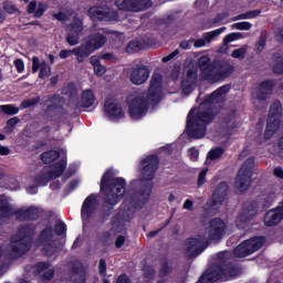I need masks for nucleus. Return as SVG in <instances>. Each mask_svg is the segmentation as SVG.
<instances>
[{"instance_id": "nucleus-2", "label": "nucleus", "mask_w": 283, "mask_h": 283, "mask_svg": "<svg viewBox=\"0 0 283 283\" xmlns=\"http://www.w3.org/2000/svg\"><path fill=\"white\" fill-rule=\"evenodd\" d=\"M163 75L155 73L146 93H137L128 98V114L133 120L147 116L149 105L159 103L163 98Z\"/></svg>"}, {"instance_id": "nucleus-26", "label": "nucleus", "mask_w": 283, "mask_h": 283, "mask_svg": "<svg viewBox=\"0 0 283 283\" xmlns=\"http://www.w3.org/2000/svg\"><path fill=\"white\" fill-rule=\"evenodd\" d=\"M65 159H62L61 161L51 166L49 170L50 178H59V176L65 171Z\"/></svg>"}, {"instance_id": "nucleus-25", "label": "nucleus", "mask_w": 283, "mask_h": 283, "mask_svg": "<svg viewBox=\"0 0 283 283\" xmlns=\"http://www.w3.org/2000/svg\"><path fill=\"white\" fill-rule=\"evenodd\" d=\"M229 190V186L227 182H221L218 189L213 193V200L216 205L221 203L224 200V196H227V191Z\"/></svg>"}, {"instance_id": "nucleus-29", "label": "nucleus", "mask_w": 283, "mask_h": 283, "mask_svg": "<svg viewBox=\"0 0 283 283\" xmlns=\"http://www.w3.org/2000/svg\"><path fill=\"white\" fill-rule=\"evenodd\" d=\"M57 158H59V151H56V150L43 153L41 156V159L46 165H50V163H53V160H56Z\"/></svg>"}, {"instance_id": "nucleus-22", "label": "nucleus", "mask_w": 283, "mask_h": 283, "mask_svg": "<svg viewBox=\"0 0 283 283\" xmlns=\"http://www.w3.org/2000/svg\"><path fill=\"white\" fill-rule=\"evenodd\" d=\"M51 242H52V228H45L40 234L39 247L40 249H42V251H46L48 253V249H52Z\"/></svg>"}, {"instance_id": "nucleus-17", "label": "nucleus", "mask_w": 283, "mask_h": 283, "mask_svg": "<svg viewBox=\"0 0 283 283\" xmlns=\"http://www.w3.org/2000/svg\"><path fill=\"white\" fill-rule=\"evenodd\" d=\"M88 14L93 21H116V19H118L116 11H111L107 8L101 7L91 8Z\"/></svg>"}, {"instance_id": "nucleus-27", "label": "nucleus", "mask_w": 283, "mask_h": 283, "mask_svg": "<svg viewBox=\"0 0 283 283\" xmlns=\"http://www.w3.org/2000/svg\"><path fill=\"white\" fill-rule=\"evenodd\" d=\"M0 211L4 218L14 213V210L12 209L8 197H0Z\"/></svg>"}, {"instance_id": "nucleus-34", "label": "nucleus", "mask_w": 283, "mask_h": 283, "mask_svg": "<svg viewBox=\"0 0 283 283\" xmlns=\"http://www.w3.org/2000/svg\"><path fill=\"white\" fill-rule=\"evenodd\" d=\"M235 222L239 229H244V227H247V222H249V216L241 213L238 216Z\"/></svg>"}, {"instance_id": "nucleus-31", "label": "nucleus", "mask_w": 283, "mask_h": 283, "mask_svg": "<svg viewBox=\"0 0 283 283\" xmlns=\"http://www.w3.org/2000/svg\"><path fill=\"white\" fill-rule=\"evenodd\" d=\"M222 154H224V150L222 148H214V149L210 150L206 163L209 165V163H211V160H218V158H220V156H222Z\"/></svg>"}, {"instance_id": "nucleus-53", "label": "nucleus", "mask_w": 283, "mask_h": 283, "mask_svg": "<svg viewBox=\"0 0 283 283\" xmlns=\"http://www.w3.org/2000/svg\"><path fill=\"white\" fill-rule=\"evenodd\" d=\"M4 9L9 14H14V12H17V7H14V4H7Z\"/></svg>"}, {"instance_id": "nucleus-21", "label": "nucleus", "mask_w": 283, "mask_h": 283, "mask_svg": "<svg viewBox=\"0 0 283 283\" xmlns=\"http://www.w3.org/2000/svg\"><path fill=\"white\" fill-rule=\"evenodd\" d=\"M94 103H96V95L92 88L84 90L81 94L80 98V107H84L85 109L90 107H94Z\"/></svg>"}, {"instance_id": "nucleus-42", "label": "nucleus", "mask_w": 283, "mask_h": 283, "mask_svg": "<svg viewBox=\"0 0 283 283\" xmlns=\"http://www.w3.org/2000/svg\"><path fill=\"white\" fill-rule=\"evenodd\" d=\"M41 70V62L39 61V57L34 56L32 59V72L36 74Z\"/></svg>"}, {"instance_id": "nucleus-4", "label": "nucleus", "mask_w": 283, "mask_h": 283, "mask_svg": "<svg viewBox=\"0 0 283 283\" xmlns=\"http://www.w3.org/2000/svg\"><path fill=\"white\" fill-rule=\"evenodd\" d=\"M101 191L105 196L106 205L114 207L125 196V179L114 176V170L108 169L101 180Z\"/></svg>"}, {"instance_id": "nucleus-46", "label": "nucleus", "mask_w": 283, "mask_h": 283, "mask_svg": "<svg viewBox=\"0 0 283 283\" xmlns=\"http://www.w3.org/2000/svg\"><path fill=\"white\" fill-rule=\"evenodd\" d=\"M55 233H57V235H63V233H65V223L57 222L55 226Z\"/></svg>"}, {"instance_id": "nucleus-23", "label": "nucleus", "mask_w": 283, "mask_h": 283, "mask_svg": "<svg viewBox=\"0 0 283 283\" xmlns=\"http://www.w3.org/2000/svg\"><path fill=\"white\" fill-rule=\"evenodd\" d=\"M273 91V81H265L260 84L256 91V98L259 101H264L271 96V92Z\"/></svg>"}, {"instance_id": "nucleus-1", "label": "nucleus", "mask_w": 283, "mask_h": 283, "mask_svg": "<svg viewBox=\"0 0 283 283\" xmlns=\"http://www.w3.org/2000/svg\"><path fill=\"white\" fill-rule=\"evenodd\" d=\"M229 86H222L211 95L206 96L198 108H192L188 114L187 134L190 138H205L207 125L213 120L218 111L213 107L224 102Z\"/></svg>"}, {"instance_id": "nucleus-10", "label": "nucleus", "mask_w": 283, "mask_h": 283, "mask_svg": "<svg viewBox=\"0 0 283 283\" xmlns=\"http://www.w3.org/2000/svg\"><path fill=\"white\" fill-rule=\"evenodd\" d=\"M104 116L113 123H118L125 118V108L116 97L109 96L104 103Z\"/></svg>"}, {"instance_id": "nucleus-28", "label": "nucleus", "mask_w": 283, "mask_h": 283, "mask_svg": "<svg viewBox=\"0 0 283 283\" xmlns=\"http://www.w3.org/2000/svg\"><path fill=\"white\" fill-rule=\"evenodd\" d=\"M38 273L45 277V280H50L54 275V271L50 268L48 263H39L36 266Z\"/></svg>"}, {"instance_id": "nucleus-30", "label": "nucleus", "mask_w": 283, "mask_h": 283, "mask_svg": "<svg viewBox=\"0 0 283 283\" xmlns=\"http://www.w3.org/2000/svg\"><path fill=\"white\" fill-rule=\"evenodd\" d=\"M224 30H227V28H220L217 29L214 31L208 32L203 34V39L205 41H207V43H211V41H213V39H216L217 36H220V34H222V32H224Z\"/></svg>"}, {"instance_id": "nucleus-24", "label": "nucleus", "mask_w": 283, "mask_h": 283, "mask_svg": "<svg viewBox=\"0 0 283 283\" xmlns=\"http://www.w3.org/2000/svg\"><path fill=\"white\" fill-rule=\"evenodd\" d=\"M247 34L240 33V32H233L224 36L223 39V46L219 49V52L221 54H224L228 50L229 43H233V41H240V39H245Z\"/></svg>"}, {"instance_id": "nucleus-7", "label": "nucleus", "mask_w": 283, "mask_h": 283, "mask_svg": "<svg viewBox=\"0 0 283 283\" xmlns=\"http://www.w3.org/2000/svg\"><path fill=\"white\" fill-rule=\"evenodd\" d=\"M211 60L208 55H201L199 59V67L201 70V77L205 81H210V83H216L217 81H222V78H227L233 69L231 66L222 67L221 70L218 67H213L211 64Z\"/></svg>"}, {"instance_id": "nucleus-35", "label": "nucleus", "mask_w": 283, "mask_h": 283, "mask_svg": "<svg viewBox=\"0 0 283 283\" xmlns=\"http://www.w3.org/2000/svg\"><path fill=\"white\" fill-rule=\"evenodd\" d=\"M138 50H140V43L138 41H132L126 46V52H128V54H132V52H138Z\"/></svg>"}, {"instance_id": "nucleus-59", "label": "nucleus", "mask_w": 283, "mask_h": 283, "mask_svg": "<svg viewBox=\"0 0 283 283\" xmlns=\"http://www.w3.org/2000/svg\"><path fill=\"white\" fill-rule=\"evenodd\" d=\"M91 64L93 65V67H96V65H101V60L98 59V56H92Z\"/></svg>"}, {"instance_id": "nucleus-56", "label": "nucleus", "mask_w": 283, "mask_h": 283, "mask_svg": "<svg viewBox=\"0 0 283 283\" xmlns=\"http://www.w3.org/2000/svg\"><path fill=\"white\" fill-rule=\"evenodd\" d=\"M274 176H276V178H281V180H283V169L280 167H276L274 169Z\"/></svg>"}, {"instance_id": "nucleus-18", "label": "nucleus", "mask_w": 283, "mask_h": 283, "mask_svg": "<svg viewBox=\"0 0 283 283\" xmlns=\"http://www.w3.org/2000/svg\"><path fill=\"white\" fill-rule=\"evenodd\" d=\"M198 80V69L187 66L185 69L182 77V92L184 94H191L193 92V86Z\"/></svg>"}, {"instance_id": "nucleus-58", "label": "nucleus", "mask_w": 283, "mask_h": 283, "mask_svg": "<svg viewBox=\"0 0 283 283\" xmlns=\"http://www.w3.org/2000/svg\"><path fill=\"white\" fill-rule=\"evenodd\" d=\"M36 6H38L36 2H34V1L30 2V3H29V8H28V12H29L30 14H32V12H34V11L36 10Z\"/></svg>"}, {"instance_id": "nucleus-51", "label": "nucleus", "mask_w": 283, "mask_h": 283, "mask_svg": "<svg viewBox=\"0 0 283 283\" xmlns=\"http://www.w3.org/2000/svg\"><path fill=\"white\" fill-rule=\"evenodd\" d=\"M123 244H125V237L119 235L115 241V247H117V249H120Z\"/></svg>"}, {"instance_id": "nucleus-36", "label": "nucleus", "mask_w": 283, "mask_h": 283, "mask_svg": "<svg viewBox=\"0 0 283 283\" xmlns=\"http://www.w3.org/2000/svg\"><path fill=\"white\" fill-rule=\"evenodd\" d=\"M252 25L249 22H238L232 24V30H251Z\"/></svg>"}, {"instance_id": "nucleus-63", "label": "nucleus", "mask_w": 283, "mask_h": 283, "mask_svg": "<svg viewBox=\"0 0 283 283\" xmlns=\"http://www.w3.org/2000/svg\"><path fill=\"white\" fill-rule=\"evenodd\" d=\"M8 154H10V149H8V147H0V155L1 156H8Z\"/></svg>"}, {"instance_id": "nucleus-6", "label": "nucleus", "mask_w": 283, "mask_h": 283, "mask_svg": "<svg viewBox=\"0 0 283 283\" xmlns=\"http://www.w3.org/2000/svg\"><path fill=\"white\" fill-rule=\"evenodd\" d=\"M53 17L57 21H71V23H67L66 25V30L69 32L66 41L69 45H78L81 34H83V20H81V18L76 17L74 13L67 15L64 12H57L54 13Z\"/></svg>"}, {"instance_id": "nucleus-8", "label": "nucleus", "mask_w": 283, "mask_h": 283, "mask_svg": "<svg viewBox=\"0 0 283 283\" xmlns=\"http://www.w3.org/2000/svg\"><path fill=\"white\" fill-rule=\"evenodd\" d=\"M34 233V228L25 226L20 229L19 235L14 237L9 245V251L13 258H21V255L30 251V239L29 237Z\"/></svg>"}, {"instance_id": "nucleus-15", "label": "nucleus", "mask_w": 283, "mask_h": 283, "mask_svg": "<svg viewBox=\"0 0 283 283\" xmlns=\"http://www.w3.org/2000/svg\"><path fill=\"white\" fill-rule=\"evenodd\" d=\"M119 10H129L130 12H140L151 8V0H116Z\"/></svg>"}, {"instance_id": "nucleus-47", "label": "nucleus", "mask_w": 283, "mask_h": 283, "mask_svg": "<svg viewBox=\"0 0 283 283\" xmlns=\"http://www.w3.org/2000/svg\"><path fill=\"white\" fill-rule=\"evenodd\" d=\"M178 54H180V51L175 50L169 55L163 57V63H169V61H171V59H174L175 56H178Z\"/></svg>"}, {"instance_id": "nucleus-49", "label": "nucleus", "mask_w": 283, "mask_h": 283, "mask_svg": "<svg viewBox=\"0 0 283 283\" xmlns=\"http://www.w3.org/2000/svg\"><path fill=\"white\" fill-rule=\"evenodd\" d=\"M266 41L264 40V38H261L258 43H256V50L258 52H262V50H264V45H265Z\"/></svg>"}, {"instance_id": "nucleus-62", "label": "nucleus", "mask_w": 283, "mask_h": 283, "mask_svg": "<svg viewBox=\"0 0 283 283\" xmlns=\"http://www.w3.org/2000/svg\"><path fill=\"white\" fill-rule=\"evenodd\" d=\"M77 170H78V164H72L69 168V171H71V174H76Z\"/></svg>"}, {"instance_id": "nucleus-32", "label": "nucleus", "mask_w": 283, "mask_h": 283, "mask_svg": "<svg viewBox=\"0 0 283 283\" xmlns=\"http://www.w3.org/2000/svg\"><path fill=\"white\" fill-rule=\"evenodd\" d=\"M0 112H3V114H9V116H14V114H19V108H17V106L7 104L0 106Z\"/></svg>"}, {"instance_id": "nucleus-19", "label": "nucleus", "mask_w": 283, "mask_h": 283, "mask_svg": "<svg viewBox=\"0 0 283 283\" xmlns=\"http://www.w3.org/2000/svg\"><path fill=\"white\" fill-rule=\"evenodd\" d=\"M98 207V195L88 196L82 206V220L83 222L90 220Z\"/></svg>"}, {"instance_id": "nucleus-50", "label": "nucleus", "mask_w": 283, "mask_h": 283, "mask_svg": "<svg viewBox=\"0 0 283 283\" xmlns=\"http://www.w3.org/2000/svg\"><path fill=\"white\" fill-rule=\"evenodd\" d=\"M98 269H99V273H101L102 275H105V271H106V269H107V264L105 263V260H101V261H99Z\"/></svg>"}, {"instance_id": "nucleus-48", "label": "nucleus", "mask_w": 283, "mask_h": 283, "mask_svg": "<svg viewBox=\"0 0 283 283\" xmlns=\"http://www.w3.org/2000/svg\"><path fill=\"white\" fill-rule=\"evenodd\" d=\"M207 169L206 170H202L200 174H199V177H198V186L200 187L201 185H205V178L207 176Z\"/></svg>"}, {"instance_id": "nucleus-55", "label": "nucleus", "mask_w": 283, "mask_h": 283, "mask_svg": "<svg viewBox=\"0 0 283 283\" xmlns=\"http://www.w3.org/2000/svg\"><path fill=\"white\" fill-rule=\"evenodd\" d=\"M180 76V66H175L172 70V78L176 81Z\"/></svg>"}, {"instance_id": "nucleus-61", "label": "nucleus", "mask_w": 283, "mask_h": 283, "mask_svg": "<svg viewBox=\"0 0 283 283\" xmlns=\"http://www.w3.org/2000/svg\"><path fill=\"white\" fill-rule=\"evenodd\" d=\"M117 283H129L127 275H120L117 280Z\"/></svg>"}, {"instance_id": "nucleus-13", "label": "nucleus", "mask_w": 283, "mask_h": 283, "mask_svg": "<svg viewBox=\"0 0 283 283\" xmlns=\"http://www.w3.org/2000/svg\"><path fill=\"white\" fill-rule=\"evenodd\" d=\"M264 247V238L256 237L250 240L244 241L234 250V255L237 258H247V255H251V253H255V251H260Z\"/></svg>"}, {"instance_id": "nucleus-5", "label": "nucleus", "mask_w": 283, "mask_h": 283, "mask_svg": "<svg viewBox=\"0 0 283 283\" xmlns=\"http://www.w3.org/2000/svg\"><path fill=\"white\" fill-rule=\"evenodd\" d=\"M107 31L99 30L96 34L86 38L82 45L73 50H62L60 52V59H69L72 54L77 56V61L81 63L83 59H87L90 54L101 50L105 43H107Z\"/></svg>"}, {"instance_id": "nucleus-41", "label": "nucleus", "mask_w": 283, "mask_h": 283, "mask_svg": "<svg viewBox=\"0 0 283 283\" xmlns=\"http://www.w3.org/2000/svg\"><path fill=\"white\" fill-rule=\"evenodd\" d=\"M188 156H189L190 160L196 163V160H198V156H200V153L196 148H190L188 150Z\"/></svg>"}, {"instance_id": "nucleus-11", "label": "nucleus", "mask_w": 283, "mask_h": 283, "mask_svg": "<svg viewBox=\"0 0 283 283\" xmlns=\"http://www.w3.org/2000/svg\"><path fill=\"white\" fill-rule=\"evenodd\" d=\"M282 116V104L275 102L270 108V115L268 118V125L264 133V139L271 140L275 135V132L280 129V117Z\"/></svg>"}, {"instance_id": "nucleus-14", "label": "nucleus", "mask_w": 283, "mask_h": 283, "mask_svg": "<svg viewBox=\"0 0 283 283\" xmlns=\"http://www.w3.org/2000/svg\"><path fill=\"white\" fill-rule=\"evenodd\" d=\"M158 169V157L149 156L145 158L139 165L140 180H154Z\"/></svg>"}, {"instance_id": "nucleus-33", "label": "nucleus", "mask_w": 283, "mask_h": 283, "mask_svg": "<svg viewBox=\"0 0 283 283\" xmlns=\"http://www.w3.org/2000/svg\"><path fill=\"white\" fill-rule=\"evenodd\" d=\"M52 74V69L50 67V65H48V63L42 62L41 63V69H40V78H48L50 77V75Z\"/></svg>"}, {"instance_id": "nucleus-37", "label": "nucleus", "mask_w": 283, "mask_h": 283, "mask_svg": "<svg viewBox=\"0 0 283 283\" xmlns=\"http://www.w3.org/2000/svg\"><path fill=\"white\" fill-rule=\"evenodd\" d=\"M244 54H247V48H241L232 51L231 56L233 59H244Z\"/></svg>"}, {"instance_id": "nucleus-9", "label": "nucleus", "mask_w": 283, "mask_h": 283, "mask_svg": "<svg viewBox=\"0 0 283 283\" xmlns=\"http://www.w3.org/2000/svg\"><path fill=\"white\" fill-rule=\"evenodd\" d=\"M150 193H151V189H148L140 195H133L130 198L125 199L123 219L126 222H129V220L134 218V213H136L138 209H143V207L147 205Z\"/></svg>"}, {"instance_id": "nucleus-38", "label": "nucleus", "mask_w": 283, "mask_h": 283, "mask_svg": "<svg viewBox=\"0 0 283 283\" xmlns=\"http://www.w3.org/2000/svg\"><path fill=\"white\" fill-rule=\"evenodd\" d=\"M275 74H283V55L277 57L276 63L274 64Z\"/></svg>"}, {"instance_id": "nucleus-16", "label": "nucleus", "mask_w": 283, "mask_h": 283, "mask_svg": "<svg viewBox=\"0 0 283 283\" xmlns=\"http://www.w3.org/2000/svg\"><path fill=\"white\" fill-rule=\"evenodd\" d=\"M235 270H207L200 277L199 283L218 282V280H229V277H235Z\"/></svg>"}, {"instance_id": "nucleus-57", "label": "nucleus", "mask_w": 283, "mask_h": 283, "mask_svg": "<svg viewBox=\"0 0 283 283\" xmlns=\"http://www.w3.org/2000/svg\"><path fill=\"white\" fill-rule=\"evenodd\" d=\"M184 209H187L190 211V209H193V201H191L190 199H187L184 203Z\"/></svg>"}, {"instance_id": "nucleus-40", "label": "nucleus", "mask_w": 283, "mask_h": 283, "mask_svg": "<svg viewBox=\"0 0 283 283\" xmlns=\"http://www.w3.org/2000/svg\"><path fill=\"white\" fill-rule=\"evenodd\" d=\"M15 70L19 72V74L23 73L25 71V63H23V60L18 59L14 61Z\"/></svg>"}, {"instance_id": "nucleus-64", "label": "nucleus", "mask_w": 283, "mask_h": 283, "mask_svg": "<svg viewBox=\"0 0 283 283\" xmlns=\"http://www.w3.org/2000/svg\"><path fill=\"white\" fill-rule=\"evenodd\" d=\"M33 213H36V208H29L25 211V216H28V218H30V216H32Z\"/></svg>"}, {"instance_id": "nucleus-39", "label": "nucleus", "mask_w": 283, "mask_h": 283, "mask_svg": "<svg viewBox=\"0 0 283 283\" xmlns=\"http://www.w3.org/2000/svg\"><path fill=\"white\" fill-rule=\"evenodd\" d=\"M94 73L96 76H104L105 72H107V69L103 64H98L96 66H93Z\"/></svg>"}, {"instance_id": "nucleus-60", "label": "nucleus", "mask_w": 283, "mask_h": 283, "mask_svg": "<svg viewBox=\"0 0 283 283\" xmlns=\"http://www.w3.org/2000/svg\"><path fill=\"white\" fill-rule=\"evenodd\" d=\"M18 123H19V118L13 117L8 120L7 125H8V127H14V125H17Z\"/></svg>"}, {"instance_id": "nucleus-20", "label": "nucleus", "mask_w": 283, "mask_h": 283, "mask_svg": "<svg viewBox=\"0 0 283 283\" xmlns=\"http://www.w3.org/2000/svg\"><path fill=\"white\" fill-rule=\"evenodd\" d=\"M149 78V69L147 66H137L133 69L130 74V81L134 85H143Z\"/></svg>"}, {"instance_id": "nucleus-52", "label": "nucleus", "mask_w": 283, "mask_h": 283, "mask_svg": "<svg viewBox=\"0 0 283 283\" xmlns=\"http://www.w3.org/2000/svg\"><path fill=\"white\" fill-rule=\"evenodd\" d=\"M205 45H207V40H205V38L195 41V48H205Z\"/></svg>"}, {"instance_id": "nucleus-44", "label": "nucleus", "mask_w": 283, "mask_h": 283, "mask_svg": "<svg viewBox=\"0 0 283 283\" xmlns=\"http://www.w3.org/2000/svg\"><path fill=\"white\" fill-rule=\"evenodd\" d=\"M36 98L25 99L22 102L21 107L22 109H28V107H32V105H36Z\"/></svg>"}, {"instance_id": "nucleus-54", "label": "nucleus", "mask_w": 283, "mask_h": 283, "mask_svg": "<svg viewBox=\"0 0 283 283\" xmlns=\"http://www.w3.org/2000/svg\"><path fill=\"white\" fill-rule=\"evenodd\" d=\"M192 43H193L192 40L184 41V42H181L180 48H182V50H189V48H191Z\"/></svg>"}, {"instance_id": "nucleus-45", "label": "nucleus", "mask_w": 283, "mask_h": 283, "mask_svg": "<svg viewBox=\"0 0 283 283\" xmlns=\"http://www.w3.org/2000/svg\"><path fill=\"white\" fill-rule=\"evenodd\" d=\"M43 12H45V4L44 3H38L35 8V17H43Z\"/></svg>"}, {"instance_id": "nucleus-43", "label": "nucleus", "mask_w": 283, "mask_h": 283, "mask_svg": "<svg viewBox=\"0 0 283 283\" xmlns=\"http://www.w3.org/2000/svg\"><path fill=\"white\" fill-rule=\"evenodd\" d=\"M256 15H258L256 11H251V12L239 15L237 19H234V21H238L240 19H255Z\"/></svg>"}, {"instance_id": "nucleus-12", "label": "nucleus", "mask_w": 283, "mask_h": 283, "mask_svg": "<svg viewBox=\"0 0 283 283\" xmlns=\"http://www.w3.org/2000/svg\"><path fill=\"white\" fill-rule=\"evenodd\" d=\"M253 167H255V158L250 157L237 176V188L239 191H247L251 185V176H253Z\"/></svg>"}, {"instance_id": "nucleus-3", "label": "nucleus", "mask_w": 283, "mask_h": 283, "mask_svg": "<svg viewBox=\"0 0 283 283\" xmlns=\"http://www.w3.org/2000/svg\"><path fill=\"white\" fill-rule=\"evenodd\" d=\"M224 233H228L224 221L220 219H213L207 228L203 238L196 237L187 240L186 255H188V258H196L200 255V253L207 249L209 240L218 242V240H221Z\"/></svg>"}]
</instances>
